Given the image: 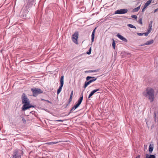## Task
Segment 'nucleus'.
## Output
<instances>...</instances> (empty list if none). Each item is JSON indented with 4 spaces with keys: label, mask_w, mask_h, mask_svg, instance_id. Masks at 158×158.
I'll return each mask as SVG.
<instances>
[{
    "label": "nucleus",
    "mask_w": 158,
    "mask_h": 158,
    "mask_svg": "<svg viewBox=\"0 0 158 158\" xmlns=\"http://www.w3.org/2000/svg\"><path fill=\"white\" fill-rule=\"evenodd\" d=\"M127 26L131 28H135V29H136V27H135L131 24H128L127 25Z\"/></svg>",
    "instance_id": "nucleus-21"
},
{
    "label": "nucleus",
    "mask_w": 158,
    "mask_h": 158,
    "mask_svg": "<svg viewBox=\"0 0 158 158\" xmlns=\"http://www.w3.org/2000/svg\"><path fill=\"white\" fill-rule=\"evenodd\" d=\"M138 22L139 23H140L141 24H142V19L141 18H140L139 19Z\"/></svg>",
    "instance_id": "nucleus-31"
},
{
    "label": "nucleus",
    "mask_w": 158,
    "mask_h": 158,
    "mask_svg": "<svg viewBox=\"0 0 158 158\" xmlns=\"http://www.w3.org/2000/svg\"><path fill=\"white\" fill-rule=\"evenodd\" d=\"M78 32H75L72 35V40L76 44H78L77 39L78 37Z\"/></svg>",
    "instance_id": "nucleus-4"
},
{
    "label": "nucleus",
    "mask_w": 158,
    "mask_h": 158,
    "mask_svg": "<svg viewBox=\"0 0 158 158\" xmlns=\"http://www.w3.org/2000/svg\"><path fill=\"white\" fill-rule=\"evenodd\" d=\"M60 85L58 88V89L57 90V94H59L60 92L61 89L62 88V87L64 84V76H61L60 79Z\"/></svg>",
    "instance_id": "nucleus-5"
},
{
    "label": "nucleus",
    "mask_w": 158,
    "mask_h": 158,
    "mask_svg": "<svg viewBox=\"0 0 158 158\" xmlns=\"http://www.w3.org/2000/svg\"><path fill=\"white\" fill-rule=\"evenodd\" d=\"M117 36L119 39L125 42H127V39L121 35L118 34Z\"/></svg>",
    "instance_id": "nucleus-8"
},
{
    "label": "nucleus",
    "mask_w": 158,
    "mask_h": 158,
    "mask_svg": "<svg viewBox=\"0 0 158 158\" xmlns=\"http://www.w3.org/2000/svg\"><path fill=\"white\" fill-rule=\"evenodd\" d=\"M72 98L70 97L69 100V102H68V103L67 104L66 106H68V105L71 102V101L72 100Z\"/></svg>",
    "instance_id": "nucleus-27"
},
{
    "label": "nucleus",
    "mask_w": 158,
    "mask_h": 158,
    "mask_svg": "<svg viewBox=\"0 0 158 158\" xmlns=\"http://www.w3.org/2000/svg\"><path fill=\"white\" fill-rule=\"evenodd\" d=\"M88 82H89V84L91 83V82L89 80V81H88Z\"/></svg>",
    "instance_id": "nucleus-47"
},
{
    "label": "nucleus",
    "mask_w": 158,
    "mask_h": 158,
    "mask_svg": "<svg viewBox=\"0 0 158 158\" xmlns=\"http://www.w3.org/2000/svg\"><path fill=\"white\" fill-rule=\"evenodd\" d=\"M41 100H42V101H45V102H48L49 103H50V104H51L52 103L51 101H50L49 100H45V99H42V98H41Z\"/></svg>",
    "instance_id": "nucleus-23"
},
{
    "label": "nucleus",
    "mask_w": 158,
    "mask_h": 158,
    "mask_svg": "<svg viewBox=\"0 0 158 158\" xmlns=\"http://www.w3.org/2000/svg\"><path fill=\"white\" fill-rule=\"evenodd\" d=\"M154 41L153 40H150L146 42L144 44L141 45L142 46H144L147 45H150L153 43Z\"/></svg>",
    "instance_id": "nucleus-9"
},
{
    "label": "nucleus",
    "mask_w": 158,
    "mask_h": 158,
    "mask_svg": "<svg viewBox=\"0 0 158 158\" xmlns=\"http://www.w3.org/2000/svg\"><path fill=\"white\" fill-rule=\"evenodd\" d=\"M32 107H34V106L32 105H30V104H29V105H27V106H26L25 108L23 109V110H25Z\"/></svg>",
    "instance_id": "nucleus-13"
},
{
    "label": "nucleus",
    "mask_w": 158,
    "mask_h": 158,
    "mask_svg": "<svg viewBox=\"0 0 158 158\" xmlns=\"http://www.w3.org/2000/svg\"><path fill=\"white\" fill-rule=\"evenodd\" d=\"M22 103L24 104L22 107V109L25 108L27 105H29L30 102L29 99L27 98V96L24 93H23L22 96Z\"/></svg>",
    "instance_id": "nucleus-2"
},
{
    "label": "nucleus",
    "mask_w": 158,
    "mask_h": 158,
    "mask_svg": "<svg viewBox=\"0 0 158 158\" xmlns=\"http://www.w3.org/2000/svg\"><path fill=\"white\" fill-rule=\"evenodd\" d=\"M104 9V11H106L107 10V9L106 8H105Z\"/></svg>",
    "instance_id": "nucleus-46"
},
{
    "label": "nucleus",
    "mask_w": 158,
    "mask_h": 158,
    "mask_svg": "<svg viewBox=\"0 0 158 158\" xmlns=\"http://www.w3.org/2000/svg\"><path fill=\"white\" fill-rule=\"evenodd\" d=\"M93 95L91 93H90L89 96L88 98L89 99Z\"/></svg>",
    "instance_id": "nucleus-39"
},
{
    "label": "nucleus",
    "mask_w": 158,
    "mask_h": 158,
    "mask_svg": "<svg viewBox=\"0 0 158 158\" xmlns=\"http://www.w3.org/2000/svg\"><path fill=\"white\" fill-rule=\"evenodd\" d=\"M73 91L72 90L71 91V94H70V97L72 98L73 95Z\"/></svg>",
    "instance_id": "nucleus-36"
},
{
    "label": "nucleus",
    "mask_w": 158,
    "mask_h": 158,
    "mask_svg": "<svg viewBox=\"0 0 158 158\" xmlns=\"http://www.w3.org/2000/svg\"><path fill=\"white\" fill-rule=\"evenodd\" d=\"M131 17L134 19H137V17L136 15H132L131 16Z\"/></svg>",
    "instance_id": "nucleus-29"
},
{
    "label": "nucleus",
    "mask_w": 158,
    "mask_h": 158,
    "mask_svg": "<svg viewBox=\"0 0 158 158\" xmlns=\"http://www.w3.org/2000/svg\"><path fill=\"white\" fill-rule=\"evenodd\" d=\"M148 27H149V30L150 31L152 29V25L149 24Z\"/></svg>",
    "instance_id": "nucleus-34"
},
{
    "label": "nucleus",
    "mask_w": 158,
    "mask_h": 158,
    "mask_svg": "<svg viewBox=\"0 0 158 158\" xmlns=\"http://www.w3.org/2000/svg\"><path fill=\"white\" fill-rule=\"evenodd\" d=\"M64 120H57L55 121L56 122H63Z\"/></svg>",
    "instance_id": "nucleus-37"
},
{
    "label": "nucleus",
    "mask_w": 158,
    "mask_h": 158,
    "mask_svg": "<svg viewBox=\"0 0 158 158\" xmlns=\"http://www.w3.org/2000/svg\"><path fill=\"white\" fill-rule=\"evenodd\" d=\"M100 89H94L91 92V93L93 95L95 92H96L97 91H99L100 90Z\"/></svg>",
    "instance_id": "nucleus-18"
},
{
    "label": "nucleus",
    "mask_w": 158,
    "mask_h": 158,
    "mask_svg": "<svg viewBox=\"0 0 158 158\" xmlns=\"http://www.w3.org/2000/svg\"><path fill=\"white\" fill-rule=\"evenodd\" d=\"M93 95L91 93H90L89 96L88 98L89 99Z\"/></svg>",
    "instance_id": "nucleus-40"
},
{
    "label": "nucleus",
    "mask_w": 158,
    "mask_h": 158,
    "mask_svg": "<svg viewBox=\"0 0 158 158\" xmlns=\"http://www.w3.org/2000/svg\"><path fill=\"white\" fill-rule=\"evenodd\" d=\"M140 158V156L139 155L137 156L136 157V158Z\"/></svg>",
    "instance_id": "nucleus-45"
},
{
    "label": "nucleus",
    "mask_w": 158,
    "mask_h": 158,
    "mask_svg": "<svg viewBox=\"0 0 158 158\" xmlns=\"http://www.w3.org/2000/svg\"><path fill=\"white\" fill-rule=\"evenodd\" d=\"M158 10V8L156 9H155V10H154V12L155 13Z\"/></svg>",
    "instance_id": "nucleus-42"
},
{
    "label": "nucleus",
    "mask_w": 158,
    "mask_h": 158,
    "mask_svg": "<svg viewBox=\"0 0 158 158\" xmlns=\"http://www.w3.org/2000/svg\"><path fill=\"white\" fill-rule=\"evenodd\" d=\"M56 143H57V142H51L47 143L48 144H56Z\"/></svg>",
    "instance_id": "nucleus-28"
},
{
    "label": "nucleus",
    "mask_w": 158,
    "mask_h": 158,
    "mask_svg": "<svg viewBox=\"0 0 158 158\" xmlns=\"http://www.w3.org/2000/svg\"><path fill=\"white\" fill-rule=\"evenodd\" d=\"M152 21H151L150 22V23L149 24H152Z\"/></svg>",
    "instance_id": "nucleus-44"
},
{
    "label": "nucleus",
    "mask_w": 158,
    "mask_h": 158,
    "mask_svg": "<svg viewBox=\"0 0 158 158\" xmlns=\"http://www.w3.org/2000/svg\"><path fill=\"white\" fill-rule=\"evenodd\" d=\"M22 120L23 123H26V121L25 119L23 117H22Z\"/></svg>",
    "instance_id": "nucleus-30"
},
{
    "label": "nucleus",
    "mask_w": 158,
    "mask_h": 158,
    "mask_svg": "<svg viewBox=\"0 0 158 158\" xmlns=\"http://www.w3.org/2000/svg\"><path fill=\"white\" fill-rule=\"evenodd\" d=\"M137 34L139 36H142L143 35V33H137Z\"/></svg>",
    "instance_id": "nucleus-35"
},
{
    "label": "nucleus",
    "mask_w": 158,
    "mask_h": 158,
    "mask_svg": "<svg viewBox=\"0 0 158 158\" xmlns=\"http://www.w3.org/2000/svg\"><path fill=\"white\" fill-rule=\"evenodd\" d=\"M112 45L113 48L114 49L115 48V41L114 40H113Z\"/></svg>",
    "instance_id": "nucleus-22"
},
{
    "label": "nucleus",
    "mask_w": 158,
    "mask_h": 158,
    "mask_svg": "<svg viewBox=\"0 0 158 158\" xmlns=\"http://www.w3.org/2000/svg\"><path fill=\"white\" fill-rule=\"evenodd\" d=\"M97 72V70H90L88 71H86L85 72V73H91L93 72Z\"/></svg>",
    "instance_id": "nucleus-16"
},
{
    "label": "nucleus",
    "mask_w": 158,
    "mask_h": 158,
    "mask_svg": "<svg viewBox=\"0 0 158 158\" xmlns=\"http://www.w3.org/2000/svg\"><path fill=\"white\" fill-rule=\"evenodd\" d=\"M140 8V6H139L134 9L133 10V11L134 12H137L139 10Z\"/></svg>",
    "instance_id": "nucleus-20"
},
{
    "label": "nucleus",
    "mask_w": 158,
    "mask_h": 158,
    "mask_svg": "<svg viewBox=\"0 0 158 158\" xmlns=\"http://www.w3.org/2000/svg\"><path fill=\"white\" fill-rule=\"evenodd\" d=\"M91 48L90 47L89 51L86 52L87 54L89 55L91 54Z\"/></svg>",
    "instance_id": "nucleus-25"
},
{
    "label": "nucleus",
    "mask_w": 158,
    "mask_h": 158,
    "mask_svg": "<svg viewBox=\"0 0 158 158\" xmlns=\"http://www.w3.org/2000/svg\"><path fill=\"white\" fill-rule=\"evenodd\" d=\"M128 10L126 9H123L120 10H117L116 11H115L114 14H124L127 12Z\"/></svg>",
    "instance_id": "nucleus-6"
},
{
    "label": "nucleus",
    "mask_w": 158,
    "mask_h": 158,
    "mask_svg": "<svg viewBox=\"0 0 158 158\" xmlns=\"http://www.w3.org/2000/svg\"><path fill=\"white\" fill-rule=\"evenodd\" d=\"M153 146H152L151 145H150L149 147V148L148 149L149 152L151 153L152 151H153Z\"/></svg>",
    "instance_id": "nucleus-15"
},
{
    "label": "nucleus",
    "mask_w": 158,
    "mask_h": 158,
    "mask_svg": "<svg viewBox=\"0 0 158 158\" xmlns=\"http://www.w3.org/2000/svg\"><path fill=\"white\" fill-rule=\"evenodd\" d=\"M26 14H24L23 15V16H22V17H23V18H24V17H26Z\"/></svg>",
    "instance_id": "nucleus-43"
},
{
    "label": "nucleus",
    "mask_w": 158,
    "mask_h": 158,
    "mask_svg": "<svg viewBox=\"0 0 158 158\" xmlns=\"http://www.w3.org/2000/svg\"><path fill=\"white\" fill-rule=\"evenodd\" d=\"M97 79V78H95V77L94 78V79H92V80H90L89 81H90L91 82H92L93 81H95Z\"/></svg>",
    "instance_id": "nucleus-33"
},
{
    "label": "nucleus",
    "mask_w": 158,
    "mask_h": 158,
    "mask_svg": "<svg viewBox=\"0 0 158 158\" xmlns=\"http://www.w3.org/2000/svg\"><path fill=\"white\" fill-rule=\"evenodd\" d=\"M83 99V93L81 94V96L80 98L79 99L78 101L77 104L80 105Z\"/></svg>",
    "instance_id": "nucleus-10"
},
{
    "label": "nucleus",
    "mask_w": 158,
    "mask_h": 158,
    "mask_svg": "<svg viewBox=\"0 0 158 158\" xmlns=\"http://www.w3.org/2000/svg\"><path fill=\"white\" fill-rule=\"evenodd\" d=\"M146 8H144V7L143 6V8L142 10V12H143L144 10H145V9Z\"/></svg>",
    "instance_id": "nucleus-41"
},
{
    "label": "nucleus",
    "mask_w": 158,
    "mask_h": 158,
    "mask_svg": "<svg viewBox=\"0 0 158 158\" xmlns=\"http://www.w3.org/2000/svg\"><path fill=\"white\" fill-rule=\"evenodd\" d=\"M76 109L75 108H74V107L73 106L70 110L69 112V113L67 115H65V116H68L72 112L75 110Z\"/></svg>",
    "instance_id": "nucleus-17"
},
{
    "label": "nucleus",
    "mask_w": 158,
    "mask_h": 158,
    "mask_svg": "<svg viewBox=\"0 0 158 158\" xmlns=\"http://www.w3.org/2000/svg\"><path fill=\"white\" fill-rule=\"evenodd\" d=\"M31 90L32 92L33 96L34 97H36L39 94L43 93V91L40 89L35 88L34 89L32 88Z\"/></svg>",
    "instance_id": "nucleus-3"
},
{
    "label": "nucleus",
    "mask_w": 158,
    "mask_h": 158,
    "mask_svg": "<svg viewBox=\"0 0 158 158\" xmlns=\"http://www.w3.org/2000/svg\"><path fill=\"white\" fill-rule=\"evenodd\" d=\"M146 158H156L155 155H149L148 154H146Z\"/></svg>",
    "instance_id": "nucleus-12"
},
{
    "label": "nucleus",
    "mask_w": 158,
    "mask_h": 158,
    "mask_svg": "<svg viewBox=\"0 0 158 158\" xmlns=\"http://www.w3.org/2000/svg\"><path fill=\"white\" fill-rule=\"evenodd\" d=\"M144 96L148 98L151 102H152L154 98V90L151 88H147L145 91L143 93Z\"/></svg>",
    "instance_id": "nucleus-1"
},
{
    "label": "nucleus",
    "mask_w": 158,
    "mask_h": 158,
    "mask_svg": "<svg viewBox=\"0 0 158 158\" xmlns=\"http://www.w3.org/2000/svg\"><path fill=\"white\" fill-rule=\"evenodd\" d=\"M150 30H148V32H146L145 33H143V34H144V35L146 36H147L148 35V34H149V33H150Z\"/></svg>",
    "instance_id": "nucleus-26"
},
{
    "label": "nucleus",
    "mask_w": 158,
    "mask_h": 158,
    "mask_svg": "<svg viewBox=\"0 0 158 158\" xmlns=\"http://www.w3.org/2000/svg\"><path fill=\"white\" fill-rule=\"evenodd\" d=\"M34 0H28L27 6H26V9L27 7H28V8H29L32 6L34 2Z\"/></svg>",
    "instance_id": "nucleus-7"
},
{
    "label": "nucleus",
    "mask_w": 158,
    "mask_h": 158,
    "mask_svg": "<svg viewBox=\"0 0 158 158\" xmlns=\"http://www.w3.org/2000/svg\"><path fill=\"white\" fill-rule=\"evenodd\" d=\"M28 13V11H27V10H26V11H25V13Z\"/></svg>",
    "instance_id": "nucleus-48"
},
{
    "label": "nucleus",
    "mask_w": 158,
    "mask_h": 158,
    "mask_svg": "<svg viewBox=\"0 0 158 158\" xmlns=\"http://www.w3.org/2000/svg\"><path fill=\"white\" fill-rule=\"evenodd\" d=\"M96 27L95 29L93 31L92 35H91V42L92 43L94 41V35H95V30L96 29Z\"/></svg>",
    "instance_id": "nucleus-11"
},
{
    "label": "nucleus",
    "mask_w": 158,
    "mask_h": 158,
    "mask_svg": "<svg viewBox=\"0 0 158 158\" xmlns=\"http://www.w3.org/2000/svg\"><path fill=\"white\" fill-rule=\"evenodd\" d=\"M95 78L94 77L88 76L86 77V80L88 81L91 78Z\"/></svg>",
    "instance_id": "nucleus-24"
},
{
    "label": "nucleus",
    "mask_w": 158,
    "mask_h": 158,
    "mask_svg": "<svg viewBox=\"0 0 158 158\" xmlns=\"http://www.w3.org/2000/svg\"><path fill=\"white\" fill-rule=\"evenodd\" d=\"M151 2V0H149L148 1H147V2L145 3L143 6L144 7V8H146V7L150 4V3Z\"/></svg>",
    "instance_id": "nucleus-14"
},
{
    "label": "nucleus",
    "mask_w": 158,
    "mask_h": 158,
    "mask_svg": "<svg viewBox=\"0 0 158 158\" xmlns=\"http://www.w3.org/2000/svg\"><path fill=\"white\" fill-rule=\"evenodd\" d=\"M79 105L77 103L74 106V108H75L76 109L79 106Z\"/></svg>",
    "instance_id": "nucleus-32"
},
{
    "label": "nucleus",
    "mask_w": 158,
    "mask_h": 158,
    "mask_svg": "<svg viewBox=\"0 0 158 158\" xmlns=\"http://www.w3.org/2000/svg\"><path fill=\"white\" fill-rule=\"evenodd\" d=\"M93 95L91 93H90L89 96L88 98L89 99Z\"/></svg>",
    "instance_id": "nucleus-38"
},
{
    "label": "nucleus",
    "mask_w": 158,
    "mask_h": 158,
    "mask_svg": "<svg viewBox=\"0 0 158 158\" xmlns=\"http://www.w3.org/2000/svg\"><path fill=\"white\" fill-rule=\"evenodd\" d=\"M89 85V84L88 81L87 82L86 81L85 82L84 85L83 86V88L85 89Z\"/></svg>",
    "instance_id": "nucleus-19"
}]
</instances>
